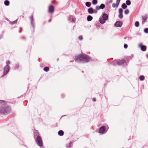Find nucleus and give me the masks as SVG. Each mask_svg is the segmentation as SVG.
Segmentation results:
<instances>
[{
  "label": "nucleus",
  "instance_id": "obj_32",
  "mask_svg": "<svg viewBox=\"0 0 148 148\" xmlns=\"http://www.w3.org/2000/svg\"><path fill=\"white\" fill-rule=\"evenodd\" d=\"M123 12V10H122V9L120 8L119 9V13L122 14Z\"/></svg>",
  "mask_w": 148,
  "mask_h": 148
},
{
  "label": "nucleus",
  "instance_id": "obj_44",
  "mask_svg": "<svg viewBox=\"0 0 148 148\" xmlns=\"http://www.w3.org/2000/svg\"><path fill=\"white\" fill-rule=\"evenodd\" d=\"M126 37H125V38H124V39H126Z\"/></svg>",
  "mask_w": 148,
  "mask_h": 148
},
{
  "label": "nucleus",
  "instance_id": "obj_40",
  "mask_svg": "<svg viewBox=\"0 0 148 148\" xmlns=\"http://www.w3.org/2000/svg\"><path fill=\"white\" fill-rule=\"evenodd\" d=\"M22 38L23 39H25V38H26L25 37V36H23L22 37Z\"/></svg>",
  "mask_w": 148,
  "mask_h": 148
},
{
  "label": "nucleus",
  "instance_id": "obj_5",
  "mask_svg": "<svg viewBox=\"0 0 148 148\" xmlns=\"http://www.w3.org/2000/svg\"><path fill=\"white\" fill-rule=\"evenodd\" d=\"M3 75L5 76L6 75L10 69V68L8 64L6 65L4 68Z\"/></svg>",
  "mask_w": 148,
  "mask_h": 148
},
{
  "label": "nucleus",
  "instance_id": "obj_25",
  "mask_svg": "<svg viewBox=\"0 0 148 148\" xmlns=\"http://www.w3.org/2000/svg\"><path fill=\"white\" fill-rule=\"evenodd\" d=\"M134 25L136 27H138L139 26V22L138 21L135 22Z\"/></svg>",
  "mask_w": 148,
  "mask_h": 148
},
{
  "label": "nucleus",
  "instance_id": "obj_24",
  "mask_svg": "<svg viewBox=\"0 0 148 148\" xmlns=\"http://www.w3.org/2000/svg\"><path fill=\"white\" fill-rule=\"evenodd\" d=\"M126 3L127 5H130L131 4V2L129 0H127L126 1Z\"/></svg>",
  "mask_w": 148,
  "mask_h": 148
},
{
  "label": "nucleus",
  "instance_id": "obj_38",
  "mask_svg": "<svg viewBox=\"0 0 148 148\" xmlns=\"http://www.w3.org/2000/svg\"><path fill=\"white\" fill-rule=\"evenodd\" d=\"M92 100L93 101H96V99L95 98H94L92 99Z\"/></svg>",
  "mask_w": 148,
  "mask_h": 148
},
{
  "label": "nucleus",
  "instance_id": "obj_16",
  "mask_svg": "<svg viewBox=\"0 0 148 148\" xmlns=\"http://www.w3.org/2000/svg\"><path fill=\"white\" fill-rule=\"evenodd\" d=\"M58 134L60 136H62L64 134V132L62 130H59L58 132Z\"/></svg>",
  "mask_w": 148,
  "mask_h": 148
},
{
  "label": "nucleus",
  "instance_id": "obj_15",
  "mask_svg": "<svg viewBox=\"0 0 148 148\" xmlns=\"http://www.w3.org/2000/svg\"><path fill=\"white\" fill-rule=\"evenodd\" d=\"M73 146V143L72 142H71L67 144L66 145V147L67 148H70Z\"/></svg>",
  "mask_w": 148,
  "mask_h": 148
},
{
  "label": "nucleus",
  "instance_id": "obj_35",
  "mask_svg": "<svg viewBox=\"0 0 148 148\" xmlns=\"http://www.w3.org/2000/svg\"><path fill=\"white\" fill-rule=\"evenodd\" d=\"M116 4L114 3H113L112 4V7L113 8H115L116 7Z\"/></svg>",
  "mask_w": 148,
  "mask_h": 148
},
{
  "label": "nucleus",
  "instance_id": "obj_4",
  "mask_svg": "<svg viewBox=\"0 0 148 148\" xmlns=\"http://www.w3.org/2000/svg\"><path fill=\"white\" fill-rule=\"evenodd\" d=\"M108 15L105 13H103L102 16V17H100L99 18V21L101 24H103L108 19Z\"/></svg>",
  "mask_w": 148,
  "mask_h": 148
},
{
  "label": "nucleus",
  "instance_id": "obj_27",
  "mask_svg": "<svg viewBox=\"0 0 148 148\" xmlns=\"http://www.w3.org/2000/svg\"><path fill=\"white\" fill-rule=\"evenodd\" d=\"M97 0H93L92 3L93 5H96L97 4Z\"/></svg>",
  "mask_w": 148,
  "mask_h": 148
},
{
  "label": "nucleus",
  "instance_id": "obj_26",
  "mask_svg": "<svg viewBox=\"0 0 148 148\" xmlns=\"http://www.w3.org/2000/svg\"><path fill=\"white\" fill-rule=\"evenodd\" d=\"M17 19L16 20L13 21H12V22H10V23L11 25H13L14 24H15V23H17Z\"/></svg>",
  "mask_w": 148,
  "mask_h": 148
},
{
  "label": "nucleus",
  "instance_id": "obj_12",
  "mask_svg": "<svg viewBox=\"0 0 148 148\" xmlns=\"http://www.w3.org/2000/svg\"><path fill=\"white\" fill-rule=\"evenodd\" d=\"M139 47L140 48L141 50L143 51H145L146 50V46L143 45L142 44H139Z\"/></svg>",
  "mask_w": 148,
  "mask_h": 148
},
{
  "label": "nucleus",
  "instance_id": "obj_1",
  "mask_svg": "<svg viewBox=\"0 0 148 148\" xmlns=\"http://www.w3.org/2000/svg\"><path fill=\"white\" fill-rule=\"evenodd\" d=\"M11 111V108L8 105L7 102L3 100H0V114L6 115Z\"/></svg>",
  "mask_w": 148,
  "mask_h": 148
},
{
  "label": "nucleus",
  "instance_id": "obj_36",
  "mask_svg": "<svg viewBox=\"0 0 148 148\" xmlns=\"http://www.w3.org/2000/svg\"><path fill=\"white\" fill-rule=\"evenodd\" d=\"M97 10H93V13L96 14L97 13Z\"/></svg>",
  "mask_w": 148,
  "mask_h": 148
},
{
  "label": "nucleus",
  "instance_id": "obj_23",
  "mask_svg": "<svg viewBox=\"0 0 148 148\" xmlns=\"http://www.w3.org/2000/svg\"><path fill=\"white\" fill-rule=\"evenodd\" d=\"M121 7L123 9H125L127 7L125 3H123L122 4Z\"/></svg>",
  "mask_w": 148,
  "mask_h": 148
},
{
  "label": "nucleus",
  "instance_id": "obj_39",
  "mask_svg": "<svg viewBox=\"0 0 148 148\" xmlns=\"http://www.w3.org/2000/svg\"><path fill=\"white\" fill-rule=\"evenodd\" d=\"M20 29H21V31H19V33H21L22 32V28L21 27H20Z\"/></svg>",
  "mask_w": 148,
  "mask_h": 148
},
{
  "label": "nucleus",
  "instance_id": "obj_18",
  "mask_svg": "<svg viewBox=\"0 0 148 148\" xmlns=\"http://www.w3.org/2000/svg\"><path fill=\"white\" fill-rule=\"evenodd\" d=\"M92 19V17L90 15H88L87 17V20L88 21H91Z\"/></svg>",
  "mask_w": 148,
  "mask_h": 148
},
{
  "label": "nucleus",
  "instance_id": "obj_43",
  "mask_svg": "<svg viewBox=\"0 0 148 148\" xmlns=\"http://www.w3.org/2000/svg\"><path fill=\"white\" fill-rule=\"evenodd\" d=\"M112 1L111 0V1H110V2H112Z\"/></svg>",
  "mask_w": 148,
  "mask_h": 148
},
{
  "label": "nucleus",
  "instance_id": "obj_13",
  "mask_svg": "<svg viewBox=\"0 0 148 148\" xmlns=\"http://www.w3.org/2000/svg\"><path fill=\"white\" fill-rule=\"evenodd\" d=\"M122 25V23L121 21H118L116 22L115 24V26L116 27H121Z\"/></svg>",
  "mask_w": 148,
  "mask_h": 148
},
{
  "label": "nucleus",
  "instance_id": "obj_19",
  "mask_svg": "<svg viewBox=\"0 0 148 148\" xmlns=\"http://www.w3.org/2000/svg\"><path fill=\"white\" fill-rule=\"evenodd\" d=\"M4 4L6 6H8L10 4V2L8 0H6L4 1Z\"/></svg>",
  "mask_w": 148,
  "mask_h": 148
},
{
  "label": "nucleus",
  "instance_id": "obj_14",
  "mask_svg": "<svg viewBox=\"0 0 148 148\" xmlns=\"http://www.w3.org/2000/svg\"><path fill=\"white\" fill-rule=\"evenodd\" d=\"M69 20L72 22H75V18L74 17L72 16H70L69 18Z\"/></svg>",
  "mask_w": 148,
  "mask_h": 148
},
{
  "label": "nucleus",
  "instance_id": "obj_8",
  "mask_svg": "<svg viewBox=\"0 0 148 148\" xmlns=\"http://www.w3.org/2000/svg\"><path fill=\"white\" fill-rule=\"evenodd\" d=\"M54 7L52 5H50L48 7V12L51 13H53L54 10Z\"/></svg>",
  "mask_w": 148,
  "mask_h": 148
},
{
  "label": "nucleus",
  "instance_id": "obj_21",
  "mask_svg": "<svg viewBox=\"0 0 148 148\" xmlns=\"http://www.w3.org/2000/svg\"><path fill=\"white\" fill-rule=\"evenodd\" d=\"M139 79L140 81H143L145 79V77L143 75H140L139 77Z\"/></svg>",
  "mask_w": 148,
  "mask_h": 148
},
{
  "label": "nucleus",
  "instance_id": "obj_41",
  "mask_svg": "<svg viewBox=\"0 0 148 148\" xmlns=\"http://www.w3.org/2000/svg\"><path fill=\"white\" fill-rule=\"evenodd\" d=\"M51 19L49 20V22H50L51 21Z\"/></svg>",
  "mask_w": 148,
  "mask_h": 148
},
{
  "label": "nucleus",
  "instance_id": "obj_29",
  "mask_svg": "<svg viewBox=\"0 0 148 148\" xmlns=\"http://www.w3.org/2000/svg\"><path fill=\"white\" fill-rule=\"evenodd\" d=\"M123 16L122 14L119 13V17L120 18H123Z\"/></svg>",
  "mask_w": 148,
  "mask_h": 148
},
{
  "label": "nucleus",
  "instance_id": "obj_10",
  "mask_svg": "<svg viewBox=\"0 0 148 148\" xmlns=\"http://www.w3.org/2000/svg\"><path fill=\"white\" fill-rule=\"evenodd\" d=\"M142 17L143 19L142 23L143 24H144L145 23L147 20V19L148 18V15L147 14H146L145 16H142Z\"/></svg>",
  "mask_w": 148,
  "mask_h": 148
},
{
  "label": "nucleus",
  "instance_id": "obj_2",
  "mask_svg": "<svg viewBox=\"0 0 148 148\" xmlns=\"http://www.w3.org/2000/svg\"><path fill=\"white\" fill-rule=\"evenodd\" d=\"M74 60L77 62L85 63L88 62L90 61V58L86 54H82L76 55Z\"/></svg>",
  "mask_w": 148,
  "mask_h": 148
},
{
  "label": "nucleus",
  "instance_id": "obj_6",
  "mask_svg": "<svg viewBox=\"0 0 148 148\" xmlns=\"http://www.w3.org/2000/svg\"><path fill=\"white\" fill-rule=\"evenodd\" d=\"M30 20V24L34 29L35 28V20L34 18L33 15L32 14L29 17Z\"/></svg>",
  "mask_w": 148,
  "mask_h": 148
},
{
  "label": "nucleus",
  "instance_id": "obj_30",
  "mask_svg": "<svg viewBox=\"0 0 148 148\" xmlns=\"http://www.w3.org/2000/svg\"><path fill=\"white\" fill-rule=\"evenodd\" d=\"M129 13V10H126L125 11V14H128Z\"/></svg>",
  "mask_w": 148,
  "mask_h": 148
},
{
  "label": "nucleus",
  "instance_id": "obj_17",
  "mask_svg": "<svg viewBox=\"0 0 148 148\" xmlns=\"http://www.w3.org/2000/svg\"><path fill=\"white\" fill-rule=\"evenodd\" d=\"M88 12L89 14H92L93 13V9L92 8H89L88 10Z\"/></svg>",
  "mask_w": 148,
  "mask_h": 148
},
{
  "label": "nucleus",
  "instance_id": "obj_3",
  "mask_svg": "<svg viewBox=\"0 0 148 148\" xmlns=\"http://www.w3.org/2000/svg\"><path fill=\"white\" fill-rule=\"evenodd\" d=\"M108 128L109 127L108 125H103L99 128L98 133L101 135H103L107 132Z\"/></svg>",
  "mask_w": 148,
  "mask_h": 148
},
{
  "label": "nucleus",
  "instance_id": "obj_28",
  "mask_svg": "<svg viewBox=\"0 0 148 148\" xmlns=\"http://www.w3.org/2000/svg\"><path fill=\"white\" fill-rule=\"evenodd\" d=\"M121 0H117L116 2V7H118L119 4Z\"/></svg>",
  "mask_w": 148,
  "mask_h": 148
},
{
  "label": "nucleus",
  "instance_id": "obj_34",
  "mask_svg": "<svg viewBox=\"0 0 148 148\" xmlns=\"http://www.w3.org/2000/svg\"><path fill=\"white\" fill-rule=\"evenodd\" d=\"M127 47H128V45H127V44H125L124 45V47L125 49H126L127 48Z\"/></svg>",
  "mask_w": 148,
  "mask_h": 148
},
{
  "label": "nucleus",
  "instance_id": "obj_7",
  "mask_svg": "<svg viewBox=\"0 0 148 148\" xmlns=\"http://www.w3.org/2000/svg\"><path fill=\"white\" fill-rule=\"evenodd\" d=\"M36 141L37 144L40 147L42 146L43 143L40 136H38L37 137Z\"/></svg>",
  "mask_w": 148,
  "mask_h": 148
},
{
  "label": "nucleus",
  "instance_id": "obj_37",
  "mask_svg": "<svg viewBox=\"0 0 148 148\" xmlns=\"http://www.w3.org/2000/svg\"><path fill=\"white\" fill-rule=\"evenodd\" d=\"M10 61L8 60L6 62V63H7V64H10Z\"/></svg>",
  "mask_w": 148,
  "mask_h": 148
},
{
  "label": "nucleus",
  "instance_id": "obj_31",
  "mask_svg": "<svg viewBox=\"0 0 148 148\" xmlns=\"http://www.w3.org/2000/svg\"><path fill=\"white\" fill-rule=\"evenodd\" d=\"M144 32L145 33H148V28H145L144 29Z\"/></svg>",
  "mask_w": 148,
  "mask_h": 148
},
{
  "label": "nucleus",
  "instance_id": "obj_22",
  "mask_svg": "<svg viewBox=\"0 0 148 148\" xmlns=\"http://www.w3.org/2000/svg\"><path fill=\"white\" fill-rule=\"evenodd\" d=\"M43 70L45 72H47L49 70V68L47 66L45 67L44 68Z\"/></svg>",
  "mask_w": 148,
  "mask_h": 148
},
{
  "label": "nucleus",
  "instance_id": "obj_20",
  "mask_svg": "<svg viewBox=\"0 0 148 148\" xmlns=\"http://www.w3.org/2000/svg\"><path fill=\"white\" fill-rule=\"evenodd\" d=\"M85 5L87 7H89L90 6L91 3L90 2H87L86 3Z\"/></svg>",
  "mask_w": 148,
  "mask_h": 148
},
{
  "label": "nucleus",
  "instance_id": "obj_9",
  "mask_svg": "<svg viewBox=\"0 0 148 148\" xmlns=\"http://www.w3.org/2000/svg\"><path fill=\"white\" fill-rule=\"evenodd\" d=\"M126 60H117L116 61H114V62H116L119 65H121L123 64L124 63H125Z\"/></svg>",
  "mask_w": 148,
  "mask_h": 148
},
{
  "label": "nucleus",
  "instance_id": "obj_42",
  "mask_svg": "<svg viewBox=\"0 0 148 148\" xmlns=\"http://www.w3.org/2000/svg\"><path fill=\"white\" fill-rule=\"evenodd\" d=\"M16 67L17 68H18V65H17L16 66Z\"/></svg>",
  "mask_w": 148,
  "mask_h": 148
},
{
  "label": "nucleus",
  "instance_id": "obj_11",
  "mask_svg": "<svg viewBox=\"0 0 148 148\" xmlns=\"http://www.w3.org/2000/svg\"><path fill=\"white\" fill-rule=\"evenodd\" d=\"M105 7V5L103 4H101L100 6L97 5L96 7V9L97 10H99L100 9H103Z\"/></svg>",
  "mask_w": 148,
  "mask_h": 148
},
{
  "label": "nucleus",
  "instance_id": "obj_33",
  "mask_svg": "<svg viewBox=\"0 0 148 148\" xmlns=\"http://www.w3.org/2000/svg\"><path fill=\"white\" fill-rule=\"evenodd\" d=\"M79 39L80 40H82L83 39V37L82 36H79L78 37Z\"/></svg>",
  "mask_w": 148,
  "mask_h": 148
}]
</instances>
